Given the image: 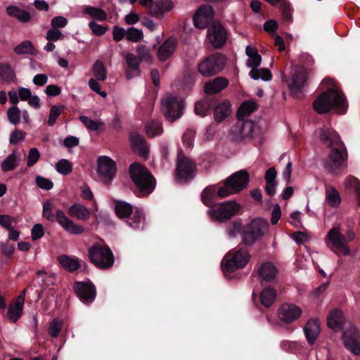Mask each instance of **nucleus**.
Instances as JSON below:
<instances>
[{
  "instance_id": "54",
  "label": "nucleus",
  "mask_w": 360,
  "mask_h": 360,
  "mask_svg": "<svg viewBox=\"0 0 360 360\" xmlns=\"http://www.w3.org/2000/svg\"><path fill=\"white\" fill-rule=\"evenodd\" d=\"M174 8V3L171 0H159V20Z\"/></svg>"
},
{
  "instance_id": "63",
  "label": "nucleus",
  "mask_w": 360,
  "mask_h": 360,
  "mask_svg": "<svg viewBox=\"0 0 360 360\" xmlns=\"http://www.w3.org/2000/svg\"><path fill=\"white\" fill-rule=\"evenodd\" d=\"M44 227L40 224H35L31 231L32 239L33 240H38L44 236Z\"/></svg>"
},
{
  "instance_id": "34",
  "label": "nucleus",
  "mask_w": 360,
  "mask_h": 360,
  "mask_svg": "<svg viewBox=\"0 0 360 360\" xmlns=\"http://www.w3.org/2000/svg\"><path fill=\"white\" fill-rule=\"evenodd\" d=\"M341 196L339 191L332 186H326V203L331 207H337L341 203Z\"/></svg>"
},
{
  "instance_id": "6",
  "label": "nucleus",
  "mask_w": 360,
  "mask_h": 360,
  "mask_svg": "<svg viewBox=\"0 0 360 360\" xmlns=\"http://www.w3.org/2000/svg\"><path fill=\"white\" fill-rule=\"evenodd\" d=\"M319 137L323 144L330 148L328 158H347V148L335 131L322 127L319 129Z\"/></svg>"
},
{
  "instance_id": "46",
  "label": "nucleus",
  "mask_w": 360,
  "mask_h": 360,
  "mask_svg": "<svg viewBox=\"0 0 360 360\" xmlns=\"http://www.w3.org/2000/svg\"><path fill=\"white\" fill-rule=\"evenodd\" d=\"M93 74L98 81H104L107 77L106 68L101 60H96L93 65Z\"/></svg>"
},
{
  "instance_id": "23",
  "label": "nucleus",
  "mask_w": 360,
  "mask_h": 360,
  "mask_svg": "<svg viewBox=\"0 0 360 360\" xmlns=\"http://www.w3.org/2000/svg\"><path fill=\"white\" fill-rule=\"evenodd\" d=\"M129 141L134 153L141 158H146L148 155L149 148L143 136L136 131H132L129 135Z\"/></svg>"
},
{
  "instance_id": "11",
  "label": "nucleus",
  "mask_w": 360,
  "mask_h": 360,
  "mask_svg": "<svg viewBox=\"0 0 360 360\" xmlns=\"http://www.w3.org/2000/svg\"><path fill=\"white\" fill-rule=\"evenodd\" d=\"M162 112L165 119L173 122L183 115L184 101L177 96L168 94L161 99Z\"/></svg>"
},
{
  "instance_id": "26",
  "label": "nucleus",
  "mask_w": 360,
  "mask_h": 360,
  "mask_svg": "<svg viewBox=\"0 0 360 360\" xmlns=\"http://www.w3.org/2000/svg\"><path fill=\"white\" fill-rule=\"evenodd\" d=\"M229 84V80L223 77H218L211 82L205 83L204 91L207 96H214L213 94L219 93L224 89Z\"/></svg>"
},
{
  "instance_id": "40",
  "label": "nucleus",
  "mask_w": 360,
  "mask_h": 360,
  "mask_svg": "<svg viewBox=\"0 0 360 360\" xmlns=\"http://www.w3.org/2000/svg\"><path fill=\"white\" fill-rule=\"evenodd\" d=\"M6 11L10 16L16 18L21 22H27L31 18L30 14L27 11L22 10L15 6H8Z\"/></svg>"
},
{
  "instance_id": "18",
  "label": "nucleus",
  "mask_w": 360,
  "mask_h": 360,
  "mask_svg": "<svg viewBox=\"0 0 360 360\" xmlns=\"http://www.w3.org/2000/svg\"><path fill=\"white\" fill-rule=\"evenodd\" d=\"M74 292L79 300L85 303H91L96 296V287L93 283L88 281H76L73 285Z\"/></svg>"
},
{
  "instance_id": "1",
  "label": "nucleus",
  "mask_w": 360,
  "mask_h": 360,
  "mask_svg": "<svg viewBox=\"0 0 360 360\" xmlns=\"http://www.w3.org/2000/svg\"><path fill=\"white\" fill-rule=\"evenodd\" d=\"M313 108L318 114H325L333 109L337 113L344 115L347 110L348 103L341 91L330 88L316 98Z\"/></svg>"
},
{
  "instance_id": "16",
  "label": "nucleus",
  "mask_w": 360,
  "mask_h": 360,
  "mask_svg": "<svg viewBox=\"0 0 360 360\" xmlns=\"http://www.w3.org/2000/svg\"><path fill=\"white\" fill-rule=\"evenodd\" d=\"M195 165L191 159H178L174 176L179 183L187 182L194 177Z\"/></svg>"
},
{
  "instance_id": "58",
  "label": "nucleus",
  "mask_w": 360,
  "mask_h": 360,
  "mask_svg": "<svg viewBox=\"0 0 360 360\" xmlns=\"http://www.w3.org/2000/svg\"><path fill=\"white\" fill-rule=\"evenodd\" d=\"M36 183L37 185L41 189L44 190H50L53 188V182L44 177L41 176H37L36 177Z\"/></svg>"
},
{
  "instance_id": "42",
  "label": "nucleus",
  "mask_w": 360,
  "mask_h": 360,
  "mask_svg": "<svg viewBox=\"0 0 360 360\" xmlns=\"http://www.w3.org/2000/svg\"><path fill=\"white\" fill-rule=\"evenodd\" d=\"M115 211L120 218H127L132 214V207L130 204L120 201L115 204Z\"/></svg>"
},
{
  "instance_id": "25",
  "label": "nucleus",
  "mask_w": 360,
  "mask_h": 360,
  "mask_svg": "<svg viewBox=\"0 0 360 360\" xmlns=\"http://www.w3.org/2000/svg\"><path fill=\"white\" fill-rule=\"evenodd\" d=\"M320 322L318 319H311L307 322L304 328V332L307 342L309 345H313L315 342L320 334Z\"/></svg>"
},
{
  "instance_id": "21",
  "label": "nucleus",
  "mask_w": 360,
  "mask_h": 360,
  "mask_svg": "<svg viewBox=\"0 0 360 360\" xmlns=\"http://www.w3.org/2000/svg\"><path fill=\"white\" fill-rule=\"evenodd\" d=\"M214 11L210 6H200L193 15V24L195 27L205 29L207 27L213 20Z\"/></svg>"
},
{
  "instance_id": "30",
  "label": "nucleus",
  "mask_w": 360,
  "mask_h": 360,
  "mask_svg": "<svg viewBox=\"0 0 360 360\" xmlns=\"http://www.w3.org/2000/svg\"><path fill=\"white\" fill-rule=\"evenodd\" d=\"M278 273L276 266L271 262L263 263L258 269V276L260 281L270 282L273 281Z\"/></svg>"
},
{
  "instance_id": "50",
  "label": "nucleus",
  "mask_w": 360,
  "mask_h": 360,
  "mask_svg": "<svg viewBox=\"0 0 360 360\" xmlns=\"http://www.w3.org/2000/svg\"><path fill=\"white\" fill-rule=\"evenodd\" d=\"M215 194L214 188H205L201 193V200L204 205L207 207H211L213 205V198Z\"/></svg>"
},
{
  "instance_id": "8",
  "label": "nucleus",
  "mask_w": 360,
  "mask_h": 360,
  "mask_svg": "<svg viewBox=\"0 0 360 360\" xmlns=\"http://www.w3.org/2000/svg\"><path fill=\"white\" fill-rule=\"evenodd\" d=\"M88 256L90 261L101 269H110L114 264V255L107 245L94 244L89 249Z\"/></svg>"
},
{
  "instance_id": "28",
  "label": "nucleus",
  "mask_w": 360,
  "mask_h": 360,
  "mask_svg": "<svg viewBox=\"0 0 360 360\" xmlns=\"http://www.w3.org/2000/svg\"><path fill=\"white\" fill-rule=\"evenodd\" d=\"M307 80L306 74L304 72H296L292 76L291 82L288 84L290 93L295 97H299L302 89Z\"/></svg>"
},
{
  "instance_id": "38",
  "label": "nucleus",
  "mask_w": 360,
  "mask_h": 360,
  "mask_svg": "<svg viewBox=\"0 0 360 360\" xmlns=\"http://www.w3.org/2000/svg\"><path fill=\"white\" fill-rule=\"evenodd\" d=\"M13 51L18 55L36 56L37 53V50L30 40L22 41L14 48Z\"/></svg>"
},
{
  "instance_id": "24",
  "label": "nucleus",
  "mask_w": 360,
  "mask_h": 360,
  "mask_svg": "<svg viewBox=\"0 0 360 360\" xmlns=\"http://www.w3.org/2000/svg\"><path fill=\"white\" fill-rule=\"evenodd\" d=\"M346 323L343 312L338 309L331 310L327 319V324L334 331H338L343 328Z\"/></svg>"
},
{
  "instance_id": "19",
  "label": "nucleus",
  "mask_w": 360,
  "mask_h": 360,
  "mask_svg": "<svg viewBox=\"0 0 360 360\" xmlns=\"http://www.w3.org/2000/svg\"><path fill=\"white\" fill-rule=\"evenodd\" d=\"M177 45V39L170 37L161 45L159 44V70L165 72L169 66V63L160 65V63L166 62L172 56Z\"/></svg>"
},
{
  "instance_id": "14",
  "label": "nucleus",
  "mask_w": 360,
  "mask_h": 360,
  "mask_svg": "<svg viewBox=\"0 0 360 360\" xmlns=\"http://www.w3.org/2000/svg\"><path fill=\"white\" fill-rule=\"evenodd\" d=\"M269 229V222L264 219L254 220L243 233V240L247 245H252Z\"/></svg>"
},
{
  "instance_id": "44",
  "label": "nucleus",
  "mask_w": 360,
  "mask_h": 360,
  "mask_svg": "<svg viewBox=\"0 0 360 360\" xmlns=\"http://www.w3.org/2000/svg\"><path fill=\"white\" fill-rule=\"evenodd\" d=\"M84 11L86 14L100 21H105L107 19L106 13L101 8L87 6L84 8Z\"/></svg>"
},
{
  "instance_id": "53",
  "label": "nucleus",
  "mask_w": 360,
  "mask_h": 360,
  "mask_svg": "<svg viewBox=\"0 0 360 360\" xmlns=\"http://www.w3.org/2000/svg\"><path fill=\"white\" fill-rule=\"evenodd\" d=\"M21 112L17 106L10 108L7 111V116L9 122L14 125L18 124L20 120Z\"/></svg>"
},
{
  "instance_id": "47",
  "label": "nucleus",
  "mask_w": 360,
  "mask_h": 360,
  "mask_svg": "<svg viewBox=\"0 0 360 360\" xmlns=\"http://www.w3.org/2000/svg\"><path fill=\"white\" fill-rule=\"evenodd\" d=\"M137 0H129L134 4ZM140 4L146 7L148 14L153 17H158V2L153 0H139Z\"/></svg>"
},
{
  "instance_id": "10",
  "label": "nucleus",
  "mask_w": 360,
  "mask_h": 360,
  "mask_svg": "<svg viewBox=\"0 0 360 360\" xmlns=\"http://www.w3.org/2000/svg\"><path fill=\"white\" fill-rule=\"evenodd\" d=\"M226 58L215 53L206 57L198 65V72L204 77H212L219 73L225 66Z\"/></svg>"
},
{
  "instance_id": "62",
  "label": "nucleus",
  "mask_w": 360,
  "mask_h": 360,
  "mask_svg": "<svg viewBox=\"0 0 360 360\" xmlns=\"http://www.w3.org/2000/svg\"><path fill=\"white\" fill-rule=\"evenodd\" d=\"M146 132L148 136L153 137L158 134V122L153 120L146 124Z\"/></svg>"
},
{
  "instance_id": "17",
  "label": "nucleus",
  "mask_w": 360,
  "mask_h": 360,
  "mask_svg": "<svg viewBox=\"0 0 360 360\" xmlns=\"http://www.w3.org/2000/svg\"><path fill=\"white\" fill-rule=\"evenodd\" d=\"M207 38L214 49H221L226 43L227 33L219 23L214 22L207 29Z\"/></svg>"
},
{
  "instance_id": "9",
  "label": "nucleus",
  "mask_w": 360,
  "mask_h": 360,
  "mask_svg": "<svg viewBox=\"0 0 360 360\" xmlns=\"http://www.w3.org/2000/svg\"><path fill=\"white\" fill-rule=\"evenodd\" d=\"M249 182V174L240 170L226 179L224 185L219 188L217 194L221 198L233 195L243 190Z\"/></svg>"
},
{
  "instance_id": "41",
  "label": "nucleus",
  "mask_w": 360,
  "mask_h": 360,
  "mask_svg": "<svg viewBox=\"0 0 360 360\" xmlns=\"http://www.w3.org/2000/svg\"><path fill=\"white\" fill-rule=\"evenodd\" d=\"M15 77V72L9 64H0V79L11 83Z\"/></svg>"
},
{
  "instance_id": "45",
  "label": "nucleus",
  "mask_w": 360,
  "mask_h": 360,
  "mask_svg": "<svg viewBox=\"0 0 360 360\" xmlns=\"http://www.w3.org/2000/svg\"><path fill=\"white\" fill-rule=\"evenodd\" d=\"M22 311L23 305H18V302H15L14 304H11L9 306L7 315L10 321L13 323H15L21 316Z\"/></svg>"
},
{
  "instance_id": "48",
  "label": "nucleus",
  "mask_w": 360,
  "mask_h": 360,
  "mask_svg": "<svg viewBox=\"0 0 360 360\" xmlns=\"http://www.w3.org/2000/svg\"><path fill=\"white\" fill-rule=\"evenodd\" d=\"M143 38V33L141 30L131 27L127 30V39L131 42H139Z\"/></svg>"
},
{
  "instance_id": "56",
  "label": "nucleus",
  "mask_w": 360,
  "mask_h": 360,
  "mask_svg": "<svg viewBox=\"0 0 360 360\" xmlns=\"http://www.w3.org/2000/svg\"><path fill=\"white\" fill-rule=\"evenodd\" d=\"M89 26L92 32L96 36L103 35L108 30V26L101 25L94 21H91Z\"/></svg>"
},
{
  "instance_id": "29",
  "label": "nucleus",
  "mask_w": 360,
  "mask_h": 360,
  "mask_svg": "<svg viewBox=\"0 0 360 360\" xmlns=\"http://www.w3.org/2000/svg\"><path fill=\"white\" fill-rule=\"evenodd\" d=\"M195 136V131L193 129H187L182 136V142L185 148V151L179 147L177 151L176 158H188L187 155L189 154L193 146V141Z\"/></svg>"
},
{
  "instance_id": "22",
  "label": "nucleus",
  "mask_w": 360,
  "mask_h": 360,
  "mask_svg": "<svg viewBox=\"0 0 360 360\" xmlns=\"http://www.w3.org/2000/svg\"><path fill=\"white\" fill-rule=\"evenodd\" d=\"M97 172L101 178L110 183L117 172L115 162L112 159H98Z\"/></svg>"
},
{
  "instance_id": "49",
  "label": "nucleus",
  "mask_w": 360,
  "mask_h": 360,
  "mask_svg": "<svg viewBox=\"0 0 360 360\" xmlns=\"http://www.w3.org/2000/svg\"><path fill=\"white\" fill-rule=\"evenodd\" d=\"M136 51L138 57L141 61H145L149 64L153 62V58L148 47L144 45L139 46L137 48Z\"/></svg>"
},
{
  "instance_id": "31",
  "label": "nucleus",
  "mask_w": 360,
  "mask_h": 360,
  "mask_svg": "<svg viewBox=\"0 0 360 360\" xmlns=\"http://www.w3.org/2000/svg\"><path fill=\"white\" fill-rule=\"evenodd\" d=\"M198 74L193 70H186L181 79V89L184 94L187 95L193 90Z\"/></svg>"
},
{
  "instance_id": "33",
  "label": "nucleus",
  "mask_w": 360,
  "mask_h": 360,
  "mask_svg": "<svg viewBox=\"0 0 360 360\" xmlns=\"http://www.w3.org/2000/svg\"><path fill=\"white\" fill-rule=\"evenodd\" d=\"M68 214L78 220L85 221L90 217V211L82 204L75 203L68 209Z\"/></svg>"
},
{
  "instance_id": "27",
  "label": "nucleus",
  "mask_w": 360,
  "mask_h": 360,
  "mask_svg": "<svg viewBox=\"0 0 360 360\" xmlns=\"http://www.w3.org/2000/svg\"><path fill=\"white\" fill-rule=\"evenodd\" d=\"M125 60L127 65V69L126 70L127 79H131L139 76L141 73L139 68L141 60L139 57L134 53H129L125 56Z\"/></svg>"
},
{
  "instance_id": "52",
  "label": "nucleus",
  "mask_w": 360,
  "mask_h": 360,
  "mask_svg": "<svg viewBox=\"0 0 360 360\" xmlns=\"http://www.w3.org/2000/svg\"><path fill=\"white\" fill-rule=\"evenodd\" d=\"M79 120L88 129L92 131L98 130L100 127L103 125V122L94 121L84 115L80 116Z\"/></svg>"
},
{
  "instance_id": "20",
  "label": "nucleus",
  "mask_w": 360,
  "mask_h": 360,
  "mask_svg": "<svg viewBox=\"0 0 360 360\" xmlns=\"http://www.w3.org/2000/svg\"><path fill=\"white\" fill-rule=\"evenodd\" d=\"M302 314V309L292 303L283 304L278 311L279 320L286 324L291 323L297 320Z\"/></svg>"
},
{
  "instance_id": "15",
  "label": "nucleus",
  "mask_w": 360,
  "mask_h": 360,
  "mask_svg": "<svg viewBox=\"0 0 360 360\" xmlns=\"http://www.w3.org/2000/svg\"><path fill=\"white\" fill-rule=\"evenodd\" d=\"M342 341L347 350L356 356H360V333L352 324H349L343 331Z\"/></svg>"
},
{
  "instance_id": "7",
  "label": "nucleus",
  "mask_w": 360,
  "mask_h": 360,
  "mask_svg": "<svg viewBox=\"0 0 360 360\" xmlns=\"http://www.w3.org/2000/svg\"><path fill=\"white\" fill-rule=\"evenodd\" d=\"M52 210L53 204L49 201L44 202L43 205V217L50 221H53L56 218L58 223L70 234L79 235L84 232V227L76 224L72 220L70 219L63 211L57 210L56 217H54Z\"/></svg>"
},
{
  "instance_id": "37",
  "label": "nucleus",
  "mask_w": 360,
  "mask_h": 360,
  "mask_svg": "<svg viewBox=\"0 0 360 360\" xmlns=\"http://www.w3.org/2000/svg\"><path fill=\"white\" fill-rule=\"evenodd\" d=\"M276 291L273 288H266L260 292V302L265 307H271L276 300Z\"/></svg>"
},
{
  "instance_id": "51",
  "label": "nucleus",
  "mask_w": 360,
  "mask_h": 360,
  "mask_svg": "<svg viewBox=\"0 0 360 360\" xmlns=\"http://www.w3.org/2000/svg\"><path fill=\"white\" fill-rule=\"evenodd\" d=\"M57 171L63 175H68L72 172V165L67 159H60L56 164Z\"/></svg>"
},
{
  "instance_id": "55",
  "label": "nucleus",
  "mask_w": 360,
  "mask_h": 360,
  "mask_svg": "<svg viewBox=\"0 0 360 360\" xmlns=\"http://www.w3.org/2000/svg\"><path fill=\"white\" fill-rule=\"evenodd\" d=\"M60 108H64L63 106L58 107L56 105H53L51 108L49 112V117L47 121V124L49 126H53L56 123L57 118L60 116L61 113Z\"/></svg>"
},
{
  "instance_id": "13",
  "label": "nucleus",
  "mask_w": 360,
  "mask_h": 360,
  "mask_svg": "<svg viewBox=\"0 0 360 360\" xmlns=\"http://www.w3.org/2000/svg\"><path fill=\"white\" fill-rule=\"evenodd\" d=\"M240 207V205L235 201H226L212 207L208 214L215 221H224L235 216Z\"/></svg>"
},
{
  "instance_id": "4",
  "label": "nucleus",
  "mask_w": 360,
  "mask_h": 360,
  "mask_svg": "<svg viewBox=\"0 0 360 360\" xmlns=\"http://www.w3.org/2000/svg\"><path fill=\"white\" fill-rule=\"evenodd\" d=\"M130 178L143 195L150 193L155 188L156 180L143 165L134 162L129 168Z\"/></svg>"
},
{
  "instance_id": "32",
  "label": "nucleus",
  "mask_w": 360,
  "mask_h": 360,
  "mask_svg": "<svg viewBox=\"0 0 360 360\" xmlns=\"http://www.w3.org/2000/svg\"><path fill=\"white\" fill-rule=\"evenodd\" d=\"M57 261L61 266L68 271L73 272L81 267L80 260L70 257L66 255H61L57 257Z\"/></svg>"
},
{
  "instance_id": "5",
  "label": "nucleus",
  "mask_w": 360,
  "mask_h": 360,
  "mask_svg": "<svg viewBox=\"0 0 360 360\" xmlns=\"http://www.w3.org/2000/svg\"><path fill=\"white\" fill-rule=\"evenodd\" d=\"M251 255L246 248L232 249L229 251L221 261V269L227 276L229 274L243 269L250 262Z\"/></svg>"
},
{
  "instance_id": "12",
  "label": "nucleus",
  "mask_w": 360,
  "mask_h": 360,
  "mask_svg": "<svg viewBox=\"0 0 360 360\" xmlns=\"http://www.w3.org/2000/svg\"><path fill=\"white\" fill-rule=\"evenodd\" d=\"M258 130L255 122L252 120H238L230 129L229 138L233 141H242L253 138Z\"/></svg>"
},
{
  "instance_id": "2",
  "label": "nucleus",
  "mask_w": 360,
  "mask_h": 360,
  "mask_svg": "<svg viewBox=\"0 0 360 360\" xmlns=\"http://www.w3.org/2000/svg\"><path fill=\"white\" fill-rule=\"evenodd\" d=\"M211 112L214 113V120L219 123L229 117L232 112L231 103L226 99H219L215 96H205L195 104V112L205 117Z\"/></svg>"
},
{
  "instance_id": "36",
  "label": "nucleus",
  "mask_w": 360,
  "mask_h": 360,
  "mask_svg": "<svg viewBox=\"0 0 360 360\" xmlns=\"http://www.w3.org/2000/svg\"><path fill=\"white\" fill-rule=\"evenodd\" d=\"M345 186L347 189L354 191L357 201V209L360 208V181L354 176H349L345 179Z\"/></svg>"
},
{
  "instance_id": "43",
  "label": "nucleus",
  "mask_w": 360,
  "mask_h": 360,
  "mask_svg": "<svg viewBox=\"0 0 360 360\" xmlns=\"http://www.w3.org/2000/svg\"><path fill=\"white\" fill-rule=\"evenodd\" d=\"M249 75L255 80L262 79L264 81H269L272 78L271 71L268 68H255L250 71Z\"/></svg>"
},
{
  "instance_id": "61",
  "label": "nucleus",
  "mask_w": 360,
  "mask_h": 360,
  "mask_svg": "<svg viewBox=\"0 0 360 360\" xmlns=\"http://www.w3.org/2000/svg\"><path fill=\"white\" fill-rule=\"evenodd\" d=\"M98 81V80H97L96 79H90L89 81V86L93 91L99 94L101 96L105 98L107 96V94L106 92L101 90V85Z\"/></svg>"
},
{
  "instance_id": "59",
  "label": "nucleus",
  "mask_w": 360,
  "mask_h": 360,
  "mask_svg": "<svg viewBox=\"0 0 360 360\" xmlns=\"http://www.w3.org/2000/svg\"><path fill=\"white\" fill-rule=\"evenodd\" d=\"M127 37V30L119 26H115L112 30V39L114 41L118 42Z\"/></svg>"
},
{
  "instance_id": "60",
  "label": "nucleus",
  "mask_w": 360,
  "mask_h": 360,
  "mask_svg": "<svg viewBox=\"0 0 360 360\" xmlns=\"http://www.w3.org/2000/svg\"><path fill=\"white\" fill-rule=\"evenodd\" d=\"M63 37V33L55 28L49 30L46 32V39L49 41H56Z\"/></svg>"
},
{
  "instance_id": "35",
  "label": "nucleus",
  "mask_w": 360,
  "mask_h": 360,
  "mask_svg": "<svg viewBox=\"0 0 360 360\" xmlns=\"http://www.w3.org/2000/svg\"><path fill=\"white\" fill-rule=\"evenodd\" d=\"M257 109V105L256 103L252 101L243 102L237 111L238 120H247L245 118L248 117Z\"/></svg>"
},
{
  "instance_id": "57",
  "label": "nucleus",
  "mask_w": 360,
  "mask_h": 360,
  "mask_svg": "<svg viewBox=\"0 0 360 360\" xmlns=\"http://www.w3.org/2000/svg\"><path fill=\"white\" fill-rule=\"evenodd\" d=\"M63 323L57 319H54L50 324L49 328V333L53 338H56L59 335L61 330Z\"/></svg>"
},
{
  "instance_id": "3",
  "label": "nucleus",
  "mask_w": 360,
  "mask_h": 360,
  "mask_svg": "<svg viewBox=\"0 0 360 360\" xmlns=\"http://www.w3.org/2000/svg\"><path fill=\"white\" fill-rule=\"evenodd\" d=\"M356 233L350 229L342 234L339 226L330 229L325 237L326 246L338 256H349L351 250L348 245L349 242L356 239Z\"/></svg>"
},
{
  "instance_id": "39",
  "label": "nucleus",
  "mask_w": 360,
  "mask_h": 360,
  "mask_svg": "<svg viewBox=\"0 0 360 360\" xmlns=\"http://www.w3.org/2000/svg\"><path fill=\"white\" fill-rule=\"evenodd\" d=\"M324 166L329 172L338 174L347 167V163L344 159H326Z\"/></svg>"
},
{
  "instance_id": "64",
  "label": "nucleus",
  "mask_w": 360,
  "mask_h": 360,
  "mask_svg": "<svg viewBox=\"0 0 360 360\" xmlns=\"http://www.w3.org/2000/svg\"><path fill=\"white\" fill-rule=\"evenodd\" d=\"M68 24V20L63 16H56L52 18L51 25L53 28H63L65 27Z\"/></svg>"
}]
</instances>
